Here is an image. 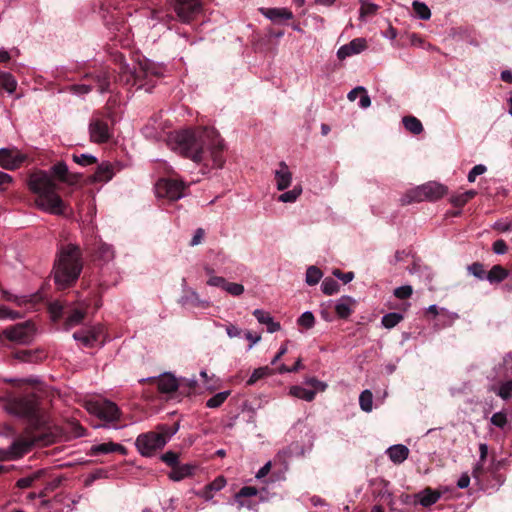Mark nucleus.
<instances>
[{
	"label": "nucleus",
	"mask_w": 512,
	"mask_h": 512,
	"mask_svg": "<svg viewBox=\"0 0 512 512\" xmlns=\"http://www.w3.org/2000/svg\"><path fill=\"white\" fill-rule=\"evenodd\" d=\"M169 144L174 151L194 162L200 163L210 158L216 168H222L225 163L223 140L214 128L178 131L170 135Z\"/></svg>",
	"instance_id": "f257e3e1"
},
{
	"label": "nucleus",
	"mask_w": 512,
	"mask_h": 512,
	"mask_svg": "<svg viewBox=\"0 0 512 512\" xmlns=\"http://www.w3.org/2000/svg\"><path fill=\"white\" fill-rule=\"evenodd\" d=\"M39 405V397L34 393L15 397L7 402L8 412L24 417L28 421L25 435L15 439L11 444V453L15 457L23 456L35 444H46L50 441V436L46 432V421Z\"/></svg>",
	"instance_id": "f03ea898"
},
{
	"label": "nucleus",
	"mask_w": 512,
	"mask_h": 512,
	"mask_svg": "<svg viewBox=\"0 0 512 512\" xmlns=\"http://www.w3.org/2000/svg\"><path fill=\"white\" fill-rule=\"evenodd\" d=\"M83 268L82 252L76 244H62L57 251L54 263V280L61 289L73 285Z\"/></svg>",
	"instance_id": "7ed1b4c3"
},
{
	"label": "nucleus",
	"mask_w": 512,
	"mask_h": 512,
	"mask_svg": "<svg viewBox=\"0 0 512 512\" xmlns=\"http://www.w3.org/2000/svg\"><path fill=\"white\" fill-rule=\"evenodd\" d=\"M29 189L37 195L35 204L53 214H63L65 204L57 193V185L44 171L34 173L29 178Z\"/></svg>",
	"instance_id": "20e7f679"
},
{
	"label": "nucleus",
	"mask_w": 512,
	"mask_h": 512,
	"mask_svg": "<svg viewBox=\"0 0 512 512\" xmlns=\"http://www.w3.org/2000/svg\"><path fill=\"white\" fill-rule=\"evenodd\" d=\"M48 311L53 321H59L65 314H68L64 323L66 329L80 324L86 315L84 307L71 308L61 300L50 302Z\"/></svg>",
	"instance_id": "39448f33"
},
{
	"label": "nucleus",
	"mask_w": 512,
	"mask_h": 512,
	"mask_svg": "<svg viewBox=\"0 0 512 512\" xmlns=\"http://www.w3.org/2000/svg\"><path fill=\"white\" fill-rule=\"evenodd\" d=\"M447 188L436 182H428L408 191L401 199L402 205L424 200H437L446 194Z\"/></svg>",
	"instance_id": "423d86ee"
},
{
	"label": "nucleus",
	"mask_w": 512,
	"mask_h": 512,
	"mask_svg": "<svg viewBox=\"0 0 512 512\" xmlns=\"http://www.w3.org/2000/svg\"><path fill=\"white\" fill-rule=\"evenodd\" d=\"M36 333L35 324L28 320L11 325L0 332V341L8 340L16 344H29Z\"/></svg>",
	"instance_id": "0eeeda50"
},
{
	"label": "nucleus",
	"mask_w": 512,
	"mask_h": 512,
	"mask_svg": "<svg viewBox=\"0 0 512 512\" xmlns=\"http://www.w3.org/2000/svg\"><path fill=\"white\" fill-rule=\"evenodd\" d=\"M88 410L100 420L117 427L114 423L120 420L121 410L114 402L107 399L95 400L89 403Z\"/></svg>",
	"instance_id": "6e6552de"
},
{
	"label": "nucleus",
	"mask_w": 512,
	"mask_h": 512,
	"mask_svg": "<svg viewBox=\"0 0 512 512\" xmlns=\"http://www.w3.org/2000/svg\"><path fill=\"white\" fill-rule=\"evenodd\" d=\"M113 80V71L107 67L87 72L81 78V81H88V83L93 85V89L96 88L101 94L112 92L111 86L113 84Z\"/></svg>",
	"instance_id": "1a4fd4ad"
},
{
	"label": "nucleus",
	"mask_w": 512,
	"mask_h": 512,
	"mask_svg": "<svg viewBox=\"0 0 512 512\" xmlns=\"http://www.w3.org/2000/svg\"><path fill=\"white\" fill-rule=\"evenodd\" d=\"M167 443V437L163 434L150 431L148 433L140 434L135 442V445L142 456H151L155 451L161 449Z\"/></svg>",
	"instance_id": "9d476101"
},
{
	"label": "nucleus",
	"mask_w": 512,
	"mask_h": 512,
	"mask_svg": "<svg viewBox=\"0 0 512 512\" xmlns=\"http://www.w3.org/2000/svg\"><path fill=\"white\" fill-rule=\"evenodd\" d=\"M124 77H126V84L132 83V85H138V88L146 87L145 91L150 92L155 85L152 78H159L160 73L154 69L140 68L139 70H134L129 74L125 71L122 72L120 76L121 81H123Z\"/></svg>",
	"instance_id": "9b49d317"
},
{
	"label": "nucleus",
	"mask_w": 512,
	"mask_h": 512,
	"mask_svg": "<svg viewBox=\"0 0 512 512\" xmlns=\"http://www.w3.org/2000/svg\"><path fill=\"white\" fill-rule=\"evenodd\" d=\"M186 187L182 180L176 178L161 179L156 184V194L158 197L176 201L184 196Z\"/></svg>",
	"instance_id": "f8f14e48"
},
{
	"label": "nucleus",
	"mask_w": 512,
	"mask_h": 512,
	"mask_svg": "<svg viewBox=\"0 0 512 512\" xmlns=\"http://www.w3.org/2000/svg\"><path fill=\"white\" fill-rule=\"evenodd\" d=\"M173 9L181 22L190 23L201 12V1L174 0Z\"/></svg>",
	"instance_id": "ddd939ff"
},
{
	"label": "nucleus",
	"mask_w": 512,
	"mask_h": 512,
	"mask_svg": "<svg viewBox=\"0 0 512 512\" xmlns=\"http://www.w3.org/2000/svg\"><path fill=\"white\" fill-rule=\"evenodd\" d=\"M26 160V155L16 148L0 149V166L6 170L18 169Z\"/></svg>",
	"instance_id": "4468645a"
},
{
	"label": "nucleus",
	"mask_w": 512,
	"mask_h": 512,
	"mask_svg": "<svg viewBox=\"0 0 512 512\" xmlns=\"http://www.w3.org/2000/svg\"><path fill=\"white\" fill-rule=\"evenodd\" d=\"M258 11L274 24H283L287 20L293 19L294 15L288 8H266L260 7Z\"/></svg>",
	"instance_id": "2eb2a0df"
},
{
	"label": "nucleus",
	"mask_w": 512,
	"mask_h": 512,
	"mask_svg": "<svg viewBox=\"0 0 512 512\" xmlns=\"http://www.w3.org/2000/svg\"><path fill=\"white\" fill-rule=\"evenodd\" d=\"M90 138L93 142L104 143L110 138L109 128L106 122L101 119H92L89 124Z\"/></svg>",
	"instance_id": "dca6fc26"
},
{
	"label": "nucleus",
	"mask_w": 512,
	"mask_h": 512,
	"mask_svg": "<svg viewBox=\"0 0 512 512\" xmlns=\"http://www.w3.org/2000/svg\"><path fill=\"white\" fill-rule=\"evenodd\" d=\"M367 48V42L364 38H355L346 45L341 46L337 51V57L340 60L358 54Z\"/></svg>",
	"instance_id": "f3484780"
},
{
	"label": "nucleus",
	"mask_w": 512,
	"mask_h": 512,
	"mask_svg": "<svg viewBox=\"0 0 512 512\" xmlns=\"http://www.w3.org/2000/svg\"><path fill=\"white\" fill-rule=\"evenodd\" d=\"M113 452H118L122 455L128 454V450L125 446L111 441L91 446L89 454L92 456H96L100 454H109Z\"/></svg>",
	"instance_id": "a211bd4d"
},
{
	"label": "nucleus",
	"mask_w": 512,
	"mask_h": 512,
	"mask_svg": "<svg viewBox=\"0 0 512 512\" xmlns=\"http://www.w3.org/2000/svg\"><path fill=\"white\" fill-rule=\"evenodd\" d=\"M154 381L157 383L158 390L161 393H172L177 391L179 387H183V384H180L179 380L169 373L161 375L159 378L154 379Z\"/></svg>",
	"instance_id": "6ab92c4d"
},
{
	"label": "nucleus",
	"mask_w": 512,
	"mask_h": 512,
	"mask_svg": "<svg viewBox=\"0 0 512 512\" xmlns=\"http://www.w3.org/2000/svg\"><path fill=\"white\" fill-rule=\"evenodd\" d=\"M53 175L61 182L76 184L80 180L79 174H69L68 167L64 162H57L52 166Z\"/></svg>",
	"instance_id": "aec40b11"
},
{
	"label": "nucleus",
	"mask_w": 512,
	"mask_h": 512,
	"mask_svg": "<svg viewBox=\"0 0 512 512\" xmlns=\"http://www.w3.org/2000/svg\"><path fill=\"white\" fill-rule=\"evenodd\" d=\"M14 358L27 363H38L46 358V352L43 349L19 350L13 354Z\"/></svg>",
	"instance_id": "412c9836"
},
{
	"label": "nucleus",
	"mask_w": 512,
	"mask_h": 512,
	"mask_svg": "<svg viewBox=\"0 0 512 512\" xmlns=\"http://www.w3.org/2000/svg\"><path fill=\"white\" fill-rule=\"evenodd\" d=\"M196 470V465L193 464H183L179 465V463L172 468L171 472L169 473V478L172 481H181L187 477H191L194 474V471Z\"/></svg>",
	"instance_id": "4be33fe9"
},
{
	"label": "nucleus",
	"mask_w": 512,
	"mask_h": 512,
	"mask_svg": "<svg viewBox=\"0 0 512 512\" xmlns=\"http://www.w3.org/2000/svg\"><path fill=\"white\" fill-rule=\"evenodd\" d=\"M389 459L395 464L403 463L409 456V449L402 444L389 447L386 451Z\"/></svg>",
	"instance_id": "5701e85b"
},
{
	"label": "nucleus",
	"mask_w": 512,
	"mask_h": 512,
	"mask_svg": "<svg viewBox=\"0 0 512 512\" xmlns=\"http://www.w3.org/2000/svg\"><path fill=\"white\" fill-rule=\"evenodd\" d=\"M114 174L113 165L108 162H103L98 165L96 171L92 175V180L94 182H107L113 178Z\"/></svg>",
	"instance_id": "b1692460"
},
{
	"label": "nucleus",
	"mask_w": 512,
	"mask_h": 512,
	"mask_svg": "<svg viewBox=\"0 0 512 512\" xmlns=\"http://www.w3.org/2000/svg\"><path fill=\"white\" fill-rule=\"evenodd\" d=\"M280 169L275 173V179L277 184V189L282 191L289 187L292 179V175L288 170V166L285 162L280 163Z\"/></svg>",
	"instance_id": "393cba45"
},
{
	"label": "nucleus",
	"mask_w": 512,
	"mask_h": 512,
	"mask_svg": "<svg viewBox=\"0 0 512 512\" xmlns=\"http://www.w3.org/2000/svg\"><path fill=\"white\" fill-rule=\"evenodd\" d=\"M253 315L256 319L261 323L267 326V331L270 333H274L280 330L281 325L279 322H274L273 318L270 316L268 312H265L260 309H256L253 311Z\"/></svg>",
	"instance_id": "a878e982"
},
{
	"label": "nucleus",
	"mask_w": 512,
	"mask_h": 512,
	"mask_svg": "<svg viewBox=\"0 0 512 512\" xmlns=\"http://www.w3.org/2000/svg\"><path fill=\"white\" fill-rule=\"evenodd\" d=\"M415 497L422 506L428 507L438 501L440 493L432 490L430 487H426L423 491L417 493Z\"/></svg>",
	"instance_id": "bb28decb"
},
{
	"label": "nucleus",
	"mask_w": 512,
	"mask_h": 512,
	"mask_svg": "<svg viewBox=\"0 0 512 512\" xmlns=\"http://www.w3.org/2000/svg\"><path fill=\"white\" fill-rule=\"evenodd\" d=\"M355 303V301L349 297L345 296L340 299V301L335 305V312L341 319H347L353 312L351 306Z\"/></svg>",
	"instance_id": "cd10ccee"
},
{
	"label": "nucleus",
	"mask_w": 512,
	"mask_h": 512,
	"mask_svg": "<svg viewBox=\"0 0 512 512\" xmlns=\"http://www.w3.org/2000/svg\"><path fill=\"white\" fill-rule=\"evenodd\" d=\"M509 275V270L504 268L502 265H494L490 271L486 274V279L491 284H498L504 281Z\"/></svg>",
	"instance_id": "c85d7f7f"
},
{
	"label": "nucleus",
	"mask_w": 512,
	"mask_h": 512,
	"mask_svg": "<svg viewBox=\"0 0 512 512\" xmlns=\"http://www.w3.org/2000/svg\"><path fill=\"white\" fill-rule=\"evenodd\" d=\"M93 257L95 261L108 263L114 258V251L110 245L101 243L95 249Z\"/></svg>",
	"instance_id": "c756f323"
},
{
	"label": "nucleus",
	"mask_w": 512,
	"mask_h": 512,
	"mask_svg": "<svg viewBox=\"0 0 512 512\" xmlns=\"http://www.w3.org/2000/svg\"><path fill=\"white\" fill-rule=\"evenodd\" d=\"M405 129L414 135H418L423 131L421 121L414 116H405L402 119Z\"/></svg>",
	"instance_id": "7c9ffc66"
},
{
	"label": "nucleus",
	"mask_w": 512,
	"mask_h": 512,
	"mask_svg": "<svg viewBox=\"0 0 512 512\" xmlns=\"http://www.w3.org/2000/svg\"><path fill=\"white\" fill-rule=\"evenodd\" d=\"M183 306L191 307H204L206 302L199 298V295L195 291H187L186 294L181 298Z\"/></svg>",
	"instance_id": "2f4dec72"
},
{
	"label": "nucleus",
	"mask_w": 512,
	"mask_h": 512,
	"mask_svg": "<svg viewBox=\"0 0 512 512\" xmlns=\"http://www.w3.org/2000/svg\"><path fill=\"white\" fill-rule=\"evenodd\" d=\"M290 394L308 402L314 400L316 396V392L314 390H308L300 386H292L290 388Z\"/></svg>",
	"instance_id": "473e14b6"
},
{
	"label": "nucleus",
	"mask_w": 512,
	"mask_h": 512,
	"mask_svg": "<svg viewBox=\"0 0 512 512\" xmlns=\"http://www.w3.org/2000/svg\"><path fill=\"white\" fill-rule=\"evenodd\" d=\"M0 85L8 92L13 93L17 87V81L12 76V74L8 72L0 71Z\"/></svg>",
	"instance_id": "72a5a7b5"
},
{
	"label": "nucleus",
	"mask_w": 512,
	"mask_h": 512,
	"mask_svg": "<svg viewBox=\"0 0 512 512\" xmlns=\"http://www.w3.org/2000/svg\"><path fill=\"white\" fill-rule=\"evenodd\" d=\"M403 320V316L400 313L397 312H391L382 317V325L387 328L391 329L395 327L398 323H400Z\"/></svg>",
	"instance_id": "f704fd0d"
},
{
	"label": "nucleus",
	"mask_w": 512,
	"mask_h": 512,
	"mask_svg": "<svg viewBox=\"0 0 512 512\" xmlns=\"http://www.w3.org/2000/svg\"><path fill=\"white\" fill-rule=\"evenodd\" d=\"M270 374H272V370L268 366L259 367L253 371L246 384L248 386L254 385L258 380L265 378Z\"/></svg>",
	"instance_id": "c9c22d12"
},
{
	"label": "nucleus",
	"mask_w": 512,
	"mask_h": 512,
	"mask_svg": "<svg viewBox=\"0 0 512 512\" xmlns=\"http://www.w3.org/2000/svg\"><path fill=\"white\" fill-rule=\"evenodd\" d=\"M67 90L76 95H85L93 90V85L88 83V81H82L79 84L68 86Z\"/></svg>",
	"instance_id": "e433bc0d"
},
{
	"label": "nucleus",
	"mask_w": 512,
	"mask_h": 512,
	"mask_svg": "<svg viewBox=\"0 0 512 512\" xmlns=\"http://www.w3.org/2000/svg\"><path fill=\"white\" fill-rule=\"evenodd\" d=\"M412 7H413L414 12L418 16V18H420L422 20L430 19L431 11L425 3L419 2V1H414L412 4Z\"/></svg>",
	"instance_id": "4c0bfd02"
},
{
	"label": "nucleus",
	"mask_w": 512,
	"mask_h": 512,
	"mask_svg": "<svg viewBox=\"0 0 512 512\" xmlns=\"http://www.w3.org/2000/svg\"><path fill=\"white\" fill-rule=\"evenodd\" d=\"M359 404L363 411L371 412L373 407V395L371 391L364 390L359 397Z\"/></svg>",
	"instance_id": "58836bf2"
},
{
	"label": "nucleus",
	"mask_w": 512,
	"mask_h": 512,
	"mask_svg": "<svg viewBox=\"0 0 512 512\" xmlns=\"http://www.w3.org/2000/svg\"><path fill=\"white\" fill-rule=\"evenodd\" d=\"M322 272L316 266H310L306 271V283L310 286L316 285L322 278Z\"/></svg>",
	"instance_id": "ea45409f"
},
{
	"label": "nucleus",
	"mask_w": 512,
	"mask_h": 512,
	"mask_svg": "<svg viewBox=\"0 0 512 512\" xmlns=\"http://www.w3.org/2000/svg\"><path fill=\"white\" fill-rule=\"evenodd\" d=\"M229 395L230 391L219 392L207 400L206 406L208 408H218L226 401Z\"/></svg>",
	"instance_id": "a19ab883"
},
{
	"label": "nucleus",
	"mask_w": 512,
	"mask_h": 512,
	"mask_svg": "<svg viewBox=\"0 0 512 512\" xmlns=\"http://www.w3.org/2000/svg\"><path fill=\"white\" fill-rule=\"evenodd\" d=\"M321 288L324 294L333 295L338 292L339 284L336 280L327 277L323 280Z\"/></svg>",
	"instance_id": "79ce46f5"
},
{
	"label": "nucleus",
	"mask_w": 512,
	"mask_h": 512,
	"mask_svg": "<svg viewBox=\"0 0 512 512\" xmlns=\"http://www.w3.org/2000/svg\"><path fill=\"white\" fill-rule=\"evenodd\" d=\"M88 333L90 340H92V343L95 345L96 343H103L104 342V330L102 326H95L91 327L86 330Z\"/></svg>",
	"instance_id": "37998d69"
},
{
	"label": "nucleus",
	"mask_w": 512,
	"mask_h": 512,
	"mask_svg": "<svg viewBox=\"0 0 512 512\" xmlns=\"http://www.w3.org/2000/svg\"><path fill=\"white\" fill-rule=\"evenodd\" d=\"M379 6L371 3L367 0L361 1V7H360V17H368L373 16L378 11Z\"/></svg>",
	"instance_id": "c03bdc74"
},
{
	"label": "nucleus",
	"mask_w": 512,
	"mask_h": 512,
	"mask_svg": "<svg viewBox=\"0 0 512 512\" xmlns=\"http://www.w3.org/2000/svg\"><path fill=\"white\" fill-rule=\"evenodd\" d=\"M72 159L75 163L81 165V166H89L92 164L97 163L96 157L90 154H76L74 153L72 155Z\"/></svg>",
	"instance_id": "a18cd8bd"
},
{
	"label": "nucleus",
	"mask_w": 512,
	"mask_h": 512,
	"mask_svg": "<svg viewBox=\"0 0 512 512\" xmlns=\"http://www.w3.org/2000/svg\"><path fill=\"white\" fill-rule=\"evenodd\" d=\"M301 192L302 188L300 186H295L292 190L282 193L278 200L281 202H295Z\"/></svg>",
	"instance_id": "49530a36"
},
{
	"label": "nucleus",
	"mask_w": 512,
	"mask_h": 512,
	"mask_svg": "<svg viewBox=\"0 0 512 512\" xmlns=\"http://www.w3.org/2000/svg\"><path fill=\"white\" fill-rule=\"evenodd\" d=\"M299 326L305 329H311L315 324V317L312 312H304L297 320Z\"/></svg>",
	"instance_id": "de8ad7c7"
},
{
	"label": "nucleus",
	"mask_w": 512,
	"mask_h": 512,
	"mask_svg": "<svg viewBox=\"0 0 512 512\" xmlns=\"http://www.w3.org/2000/svg\"><path fill=\"white\" fill-rule=\"evenodd\" d=\"M508 380L503 382L497 392V395L501 397L503 400H508L512 397V379L507 378Z\"/></svg>",
	"instance_id": "09e8293b"
},
{
	"label": "nucleus",
	"mask_w": 512,
	"mask_h": 512,
	"mask_svg": "<svg viewBox=\"0 0 512 512\" xmlns=\"http://www.w3.org/2000/svg\"><path fill=\"white\" fill-rule=\"evenodd\" d=\"M258 490L254 486H244L242 487L239 492L236 494V500L240 503L241 506L244 505V502L241 501V498L245 497H252L257 495Z\"/></svg>",
	"instance_id": "8fccbe9b"
},
{
	"label": "nucleus",
	"mask_w": 512,
	"mask_h": 512,
	"mask_svg": "<svg viewBox=\"0 0 512 512\" xmlns=\"http://www.w3.org/2000/svg\"><path fill=\"white\" fill-rule=\"evenodd\" d=\"M161 460L171 468H174L179 463V454L173 451H167L162 454Z\"/></svg>",
	"instance_id": "3c124183"
},
{
	"label": "nucleus",
	"mask_w": 512,
	"mask_h": 512,
	"mask_svg": "<svg viewBox=\"0 0 512 512\" xmlns=\"http://www.w3.org/2000/svg\"><path fill=\"white\" fill-rule=\"evenodd\" d=\"M227 293L233 296H240L244 292V286L239 283L226 282L224 289Z\"/></svg>",
	"instance_id": "603ef678"
},
{
	"label": "nucleus",
	"mask_w": 512,
	"mask_h": 512,
	"mask_svg": "<svg viewBox=\"0 0 512 512\" xmlns=\"http://www.w3.org/2000/svg\"><path fill=\"white\" fill-rule=\"evenodd\" d=\"M180 384H183V387H179L180 392L185 395L191 394L193 391H195V388L197 386L196 380H188V379H182L179 380Z\"/></svg>",
	"instance_id": "864d4df0"
},
{
	"label": "nucleus",
	"mask_w": 512,
	"mask_h": 512,
	"mask_svg": "<svg viewBox=\"0 0 512 512\" xmlns=\"http://www.w3.org/2000/svg\"><path fill=\"white\" fill-rule=\"evenodd\" d=\"M468 270L471 274L479 279H484L486 277L485 270L483 264L479 262H475L468 267Z\"/></svg>",
	"instance_id": "5fc2aeb1"
},
{
	"label": "nucleus",
	"mask_w": 512,
	"mask_h": 512,
	"mask_svg": "<svg viewBox=\"0 0 512 512\" xmlns=\"http://www.w3.org/2000/svg\"><path fill=\"white\" fill-rule=\"evenodd\" d=\"M412 293L413 289L410 285L400 286L394 290L395 297L399 299H407L412 295Z\"/></svg>",
	"instance_id": "6e6d98bb"
},
{
	"label": "nucleus",
	"mask_w": 512,
	"mask_h": 512,
	"mask_svg": "<svg viewBox=\"0 0 512 512\" xmlns=\"http://www.w3.org/2000/svg\"><path fill=\"white\" fill-rule=\"evenodd\" d=\"M503 377L512 379V353L507 354L503 359Z\"/></svg>",
	"instance_id": "4d7b16f0"
},
{
	"label": "nucleus",
	"mask_w": 512,
	"mask_h": 512,
	"mask_svg": "<svg viewBox=\"0 0 512 512\" xmlns=\"http://www.w3.org/2000/svg\"><path fill=\"white\" fill-rule=\"evenodd\" d=\"M487 171V168L485 165H482V164H478V165H475L468 173V181L469 182H474L476 180V177L481 175V174H484L485 172Z\"/></svg>",
	"instance_id": "13d9d810"
},
{
	"label": "nucleus",
	"mask_w": 512,
	"mask_h": 512,
	"mask_svg": "<svg viewBox=\"0 0 512 512\" xmlns=\"http://www.w3.org/2000/svg\"><path fill=\"white\" fill-rule=\"evenodd\" d=\"M491 423L496 427L503 428L507 424V416L504 412L494 413L491 417Z\"/></svg>",
	"instance_id": "bf43d9fd"
},
{
	"label": "nucleus",
	"mask_w": 512,
	"mask_h": 512,
	"mask_svg": "<svg viewBox=\"0 0 512 512\" xmlns=\"http://www.w3.org/2000/svg\"><path fill=\"white\" fill-rule=\"evenodd\" d=\"M226 485V480L224 477H217L214 481L206 485L207 491H220Z\"/></svg>",
	"instance_id": "052dcab7"
},
{
	"label": "nucleus",
	"mask_w": 512,
	"mask_h": 512,
	"mask_svg": "<svg viewBox=\"0 0 512 512\" xmlns=\"http://www.w3.org/2000/svg\"><path fill=\"white\" fill-rule=\"evenodd\" d=\"M73 337L75 340L81 341L83 345L86 347H93L94 344L92 343V340H90V337L86 330L84 331H77L73 334Z\"/></svg>",
	"instance_id": "680f3d73"
},
{
	"label": "nucleus",
	"mask_w": 512,
	"mask_h": 512,
	"mask_svg": "<svg viewBox=\"0 0 512 512\" xmlns=\"http://www.w3.org/2000/svg\"><path fill=\"white\" fill-rule=\"evenodd\" d=\"M494 469L492 467H488L487 469L484 467V463H477L475 465V467L473 468V471H472V476L475 478V479H480L484 474L485 472H493Z\"/></svg>",
	"instance_id": "e2e57ef3"
},
{
	"label": "nucleus",
	"mask_w": 512,
	"mask_h": 512,
	"mask_svg": "<svg viewBox=\"0 0 512 512\" xmlns=\"http://www.w3.org/2000/svg\"><path fill=\"white\" fill-rule=\"evenodd\" d=\"M20 314L16 311L9 309L4 305H0V319H16L19 318Z\"/></svg>",
	"instance_id": "0e129e2a"
},
{
	"label": "nucleus",
	"mask_w": 512,
	"mask_h": 512,
	"mask_svg": "<svg viewBox=\"0 0 512 512\" xmlns=\"http://www.w3.org/2000/svg\"><path fill=\"white\" fill-rule=\"evenodd\" d=\"M333 275L338 279L342 280L344 284L349 283L354 278L353 272H342L340 269H334Z\"/></svg>",
	"instance_id": "69168bd1"
},
{
	"label": "nucleus",
	"mask_w": 512,
	"mask_h": 512,
	"mask_svg": "<svg viewBox=\"0 0 512 512\" xmlns=\"http://www.w3.org/2000/svg\"><path fill=\"white\" fill-rule=\"evenodd\" d=\"M36 476L23 477L17 480L16 486L20 489H26L32 486Z\"/></svg>",
	"instance_id": "338daca9"
},
{
	"label": "nucleus",
	"mask_w": 512,
	"mask_h": 512,
	"mask_svg": "<svg viewBox=\"0 0 512 512\" xmlns=\"http://www.w3.org/2000/svg\"><path fill=\"white\" fill-rule=\"evenodd\" d=\"M492 249L496 254H504L507 251L508 247L503 239H498L493 243Z\"/></svg>",
	"instance_id": "774afa93"
}]
</instances>
